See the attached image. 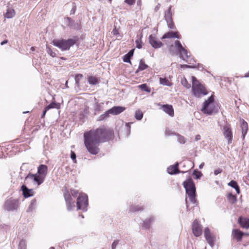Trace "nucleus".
<instances>
[{
	"label": "nucleus",
	"instance_id": "nucleus-1",
	"mask_svg": "<svg viewBox=\"0 0 249 249\" xmlns=\"http://www.w3.org/2000/svg\"><path fill=\"white\" fill-rule=\"evenodd\" d=\"M113 134L112 130L104 126L90 130L84 134L85 145L89 153L96 155L100 151V144L110 139Z\"/></svg>",
	"mask_w": 249,
	"mask_h": 249
},
{
	"label": "nucleus",
	"instance_id": "nucleus-2",
	"mask_svg": "<svg viewBox=\"0 0 249 249\" xmlns=\"http://www.w3.org/2000/svg\"><path fill=\"white\" fill-rule=\"evenodd\" d=\"M183 185L186 190V194L188 195L190 201L195 204L196 199V187L192 178H189L183 182Z\"/></svg>",
	"mask_w": 249,
	"mask_h": 249
},
{
	"label": "nucleus",
	"instance_id": "nucleus-3",
	"mask_svg": "<svg viewBox=\"0 0 249 249\" xmlns=\"http://www.w3.org/2000/svg\"><path fill=\"white\" fill-rule=\"evenodd\" d=\"M52 42L53 45L57 47L62 51H65L69 50L71 47L75 44L76 41L74 39L70 38L67 40L54 39Z\"/></svg>",
	"mask_w": 249,
	"mask_h": 249
},
{
	"label": "nucleus",
	"instance_id": "nucleus-4",
	"mask_svg": "<svg viewBox=\"0 0 249 249\" xmlns=\"http://www.w3.org/2000/svg\"><path fill=\"white\" fill-rule=\"evenodd\" d=\"M19 206V201L18 199L13 197L7 199L3 205V209L7 211H15L18 210Z\"/></svg>",
	"mask_w": 249,
	"mask_h": 249
},
{
	"label": "nucleus",
	"instance_id": "nucleus-5",
	"mask_svg": "<svg viewBox=\"0 0 249 249\" xmlns=\"http://www.w3.org/2000/svg\"><path fill=\"white\" fill-rule=\"evenodd\" d=\"M175 46L178 53L179 57L187 63L190 64L188 60L189 55L188 54V52L183 47L180 42L178 40H176Z\"/></svg>",
	"mask_w": 249,
	"mask_h": 249
},
{
	"label": "nucleus",
	"instance_id": "nucleus-6",
	"mask_svg": "<svg viewBox=\"0 0 249 249\" xmlns=\"http://www.w3.org/2000/svg\"><path fill=\"white\" fill-rule=\"evenodd\" d=\"M77 207L78 210L86 211L88 206V196L86 194L80 195L77 199Z\"/></svg>",
	"mask_w": 249,
	"mask_h": 249
},
{
	"label": "nucleus",
	"instance_id": "nucleus-7",
	"mask_svg": "<svg viewBox=\"0 0 249 249\" xmlns=\"http://www.w3.org/2000/svg\"><path fill=\"white\" fill-rule=\"evenodd\" d=\"M193 94L196 97L199 98L201 95H206L208 92L205 87L201 84L192 86Z\"/></svg>",
	"mask_w": 249,
	"mask_h": 249
},
{
	"label": "nucleus",
	"instance_id": "nucleus-8",
	"mask_svg": "<svg viewBox=\"0 0 249 249\" xmlns=\"http://www.w3.org/2000/svg\"><path fill=\"white\" fill-rule=\"evenodd\" d=\"M214 102V97L213 95L211 96L208 99L203 103V106L201 110L205 113L208 115H212L213 113V110L209 106Z\"/></svg>",
	"mask_w": 249,
	"mask_h": 249
},
{
	"label": "nucleus",
	"instance_id": "nucleus-9",
	"mask_svg": "<svg viewBox=\"0 0 249 249\" xmlns=\"http://www.w3.org/2000/svg\"><path fill=\"white\" fill-rule=\"evenodd\" d=\"M64 196L66 201L67 210L71 211L75 207V201L72 200L71 196L68 190H65L64 192Z\"/></svg>",
	"mask_w": 249,
	"mask_h": 249
},
{
	"label": "nucleus",
	"instance_id": "nucleus-10",
	"mask_svg": "<svg viewBox=\"0 0 249 249\" xmlns=\"http://www.w3.org/2000/svg\"><path fill=\"white\" fill-rule=\"evenodd\" d=\"M64 196L66 201L67 210L71 211L75 207V201L72 200L71 196L68 190H65L64 192Z\"/></svg>",
	"mask_w": 249,
	"mask_h": 249
},
{
	"label": "nucleus",
	"instance_id": "nucleus-11",
	"mask_svg": "<svg viewBox=\"0 0 249 249\" xmlns=\"http://www.w3.org/2000/svg\"><path fill=\"white\" fill-rule=\"evenodd\" d=\"M192 229L193 233L195 236L198 237L201 235L202 232V226L197 220L195 219L193 221Z\"/></svg>",
	"mask_w": 249,
	"mask_h": 249
},
{
	"label": "nucleus",
	"instance_id": "nucleus-12",
	"mask_svg": "<svg viewBox=\"0 0 249 249\" xmlns=\"http://www.w3.org/2000/svg\"><path fill=\"white\" fill-rule=\"evenodd\" d=\"M65 20L67 26L70 28L76 30H79L81 29V22L80 21L75 22L69 17H67Z\"/></svg>",
	"mask_w": 249,
	"mask_h": 249
},
{
	"label": "nucleus",
	"instance_id": "nucleus-13",
	"mask_svg": "<svg viewBox=\"0 0 249 249\" xmlns=\"http://www.w3.org/2000/svg\"><path fill=\"white\" fill-rule=\"evenodd\" d=\"M171 8L172 6L170 5L167 10L165 12L164 18L166 21L168 27L170 29H174V26L172 18Z\"/></svg>",
	"mask_w": 249,
	"mask_h": 249
},
{
	"label": "nucleus",
	"instance_id": "nucleus-14",
	"mask_svg": "<svg viewBox=\"0 0 249 249\" xmlns=\"http://www.w3.org/2000/svg\"><path fill=\"white\" fill-rule=\"evenodd\" d=\"M26 178L31 179L36 182L38 185H39L44 181L45 178L37 173L35 174L30 173L26 177Z\"/></svg>",
	"mask_w": 249,
	"mask_h": 249
},
{
	"label": "nucleus",
	"instance_id": "nucleus-15",
	"mask_svg": "<svg viewBox=\"0 0 249 249\" xmlns=\"http://www.w3.org/2000/svg\"><path fill=\"white\" fill-rule=\"evenodd\" d=\"M204 236L210 246L213 247L214 245L215 237L212 235L208 228H205L204 229Z\"/></svg>",
	"mask_w": 249,
	"mask_h": 249
},
{
	"label": "nucleus",
	"instance_id": "nucleus-16",
	"mask_svg": "<svg viewBox=\"0 0 249 249\" xmlns=\"http://www.w3.org/2000/svg\"><path fill=\"white\" fill-rule=\"evenodd\" d=\"M223 130L224 136L228 140V143H231L233 136L231 128L229 125H226L223 127Z\"/></svg>",
	"mask_w": 249,
	"mask_h": 249
},
{
	"label": "nucleus",
	"instance_id": "nucleus-17",
	"mask_svg": "<svg viewBox=\"0 0 249 249\" xmlns=\"http://www.w3.org/2000/svg\"><path fill=\"white\" fill-rule=\"evenodd\" d=\"M149 42L155 49L160 48L163 45V43L161 41H158L152 35L149 36Z\"/></svg>",
	"mask_w": 249,
	"mask_h": 249
},
{
	"label": "nucleus",
	"instance_id": "nucleus-18",
	"mask_svg": "<svg viewBox=\"0 0 249 249\" xmlns=\"http://www.w3.org/2000/svg\"><path fill=\"white\" fill-rule=\"evenodd\" d=\"M167 172L169 174L175 175L179 173H184L187 171H180L178 169V163L177 162L175 164L170 166L167 168Z\"/></svg>",
	"mask_w": 249,
	"mask_h": 249
},
{
	"label": "nucleus",
	"instance_id": "nucleus-19",
	"mask_svg": "<svg viewBox=\"0 0 249 249\" xmlns=\"http://www.w3.org/2000/svg\"><path fill=\"white\" fill-rule=\"evenodd\" d=\"M21 190L24 197L27 198L34 196V192L33 189H29L26 185H22L21 187Z\"/></svg>",
	"mask_w": 249,
	"mask_h": 249
},
{
	"label": "nucleus",
	"instance_id": "nucleus-20",
	"mask_svg": "<svg viewBox=\"0 0 249 249\" xmlns=\"http://www.w3.org/2000/svg\"><path fill=\"white\" fill-rule=\"evenodd\" d=\"M125 110V107L121 106H114L109 109L111 114L117 115L123 112Z\"/></svg>",
	"mask_w": 249,
	"mask_h": 249
},
{
	"label": "nucleus",
	"instance_id": "nucleus-21",
	"mask_svg": "<svg viewBox=\"0 0 249 249\" xmlns=\"http://www.w3.org/2000/svg\"><path fill=\"white\" fill-rule=\"evenodd\" d=\"M238 222L242 228L246 229L249 228V218L240 216L238 218Z\"/></svg>",
	"mask_w": 249,
	"mask_h": 249
},
{
	"label": "nucleus",
	"instance_id": "nucleus-22",
	"mask_svg": "<svg viewBox=\"0 0 249 249\" xmlns=\"http://www.w3.org/2000/svg\"><path fill=\"white\" fill-rule=\"evenodd\" d=\"M232 233L233 238L235 239L237 241H241L243 235L245 234V233L238 229H233L232 230Z\"/></svg>",
	"mask_w": 249,
	"mask_h": 249
},
{
	"label": "nucleus",
	"instance_id": "nucleus-23",
	"mask_svg": "<svg viewBox=\"0 0 249 249\" xmlns=\"http://www.w3.org/2000/svg\"><path fill=\"white\" fill-rule=\"evenodd\" d=\"M48 172V167L44 164H40L37 168V174L41 175L44 178H45Z\"/></svg>",
	"mask_w": 249,
	"mask_h": 249
},
{
	"label": "nucleus",
	"instance_id": "nucleus-24",
	"mask_svg": "<svg viewBox=\"0 0 249 249\" xmlns=\"http://www.w3.org/2000/svg\"><path fill=\"white\" fill-rule=\"evenodd\" d=\"M240 124L242 137L244 139L248 130V124L245 120H240Z\"/></svg>",
	"mask_w": 249,
	"mask_h": 249
},
{
	"label": "nucleus",
	"instance_id": "nucleus-25",
	"mask_svg": "<svg viewBox=\"0 0 249 249\" xmlns=\"http://www.w3.org/2000/svg\"><path fill=\"white\" fill-rule=\"evenodd\" d=\"M163 110L168 114L171 116H173L174 115V111L173 107L169 105H164L162 106Z\"/></svg>",
	"mask_w": 249,
	"mask_h": 249
},
{
	"label": "nucleus",
	"instance_id": "nucleus-26",
	"mask_svg": "<svg viewBox=\"0 0 249 249\" xmlns=\"http://www.w3.org/2000/svg\"><path fill=\"white\" fill-rule=\"evenodd\" d=\"M179 38V36L178 35L177 32H169L166 34H165L162 37L161 39H165V38Z\"/></svg>",
	"mask_w": 249,
	"mask_h": 249
},
{
	"label": "nucleus",
	"instance_id": "nucleus-27",
	"mask_svg": "<svg viewBox=\"0 0 249 249\" xmlns=\"http://www.w3.org/2000/svg\"><path fill=\"white\" fill-rule=\"evenodd\" d=\"M134 49H132L123 56V61L124 62L131 63L130 59L134 53Z\"/></svg>",
	"mask_w": 249,
	"mask_h": 249
},
{
	"label": "nucleus",
	"instance_id": "nucleus-28",
	"mask_svg": "<svg viewBox=\"0 0 249 249\" xmlns=\"http://www.w3.org/2000/svg\"><path fill=\"white\" fill-rule=\"evenodd\" d=\"M228 185L229 186H231V187L234 188L238 194H240V187H239L237 182L236 181H234L233 180H231L230 182H229L228 183Z\"/></svg>",
	"mask_w": 249,
	"mask_h": 249
},
{
	"label": "nucleus",
	"instance_id": "nucleus-29",
	"mask_svg": "<svg viewBox=\"0 0 249 249\" xmlns=\"http://www.w3.org/2000/svg\"><path fill=\"white\" fill-rule=\"evenodd\" d=\"M154 220V218L151 217L148 219H146L143 221V225L142 226V228L143 229H149L151 225V223Z\"/></svg>",
	"mask_w": 249,
	"mask_h": 249
},
{
	"label": "nucleus",
	"instance_id": "nucleus-30",
	"mask_svg": "<svg viewBox=\"0 0 249 249\" xmlns=\"http://www.w3.org/2000/svg\"><path fill=\"white\" fill-rule=\"evenodd\" d=\"M227 198L229 202L231 204L235 203L237 201L236 196L232 195L231 193L228 194Z\"/></svg>",
	"mask_w": 249,
	"mask_h": 249
},
{
	"label": "nucleus",
	"instance_id": "nucleus-31",
	"mask_svg": "<svg viewBox=\"0 0 249 249\" xmlns=\"http://www.w3.org/2000/svg\"><path fill=\"white\" fill-rule=\"evenodd\" d=\"M15 15V10L12 8H8L5 14V17L7 18H12Z\"/></svg>",
	"mask_w": 249,
	"mask_h": 249
},
{
	"label": "nucleus",
	"instance_id": "nucleus-32",
	"mask_svg": "<svg viewBox=\"0 0 249 249\" xmlns=\"http://www.w3.org/2000/svg\"><path fill=\"white\" fill-rule=\"evenodd\" d=\"M109 114H110V112L109 111V109L106 111L104 114L99 116L97 119L98 121H102L106 120L109 117Z\"/></svg>",
	"mask_w": 249,
	"mask_h": 249
},
{
	"label": "nucleus",
	"instance_id": "nucleus-33",
	"mask_svg": "<svg viewBox=\"0 0 249 249\" xmlns=\"http://www.w3.org/2000/svg\"><path fill=\"white\" fill-rule=\"evenodd\" d=\"M36 200L35 198L31 200V203L29 205L27 210V212L30 213L31 212L35 209L36 206Z\"/></svg>",
	"mask_w": 249,
	"mask_h": 249
},
{
	"label": "nucleus",
	"instance_id": "nucleus-34",
	"mask_svg": "<svg viewBox=\"0 0 249 249\" xmlns=\"http://www.w3.org/2000/svg\"><path fill=\"white\" fill-rule=\"evenodd\" d=\"M88 81L90 85H95L99 83L97 78L94 76H90L88 78Z\"/></svg>",
	"mask_w": 249,
	"mask_h": 249
},
{
	"label": "nucleus",
	"instance_id": "nucleus-35",
	"mask_svg": "<svg viewBox=\"0 0 249 249\" xmlns=\"http://www.w3.org/2000/svg\"><path fill=\"white\" fill-rule=\"evenodd\" d=\"M60 104L59 103H56L55 102H53L51 103L49 105L47 106L46 107L47 109H50L51 108H57L58 109L60 108Z\"/></svg>",
	"mask_w": 249,
	"mask_h": 249
},
{
	"label": "nucleus",
	"instance_id": "nucleus-36",
	"mask_svg": "<svg viewBox=\"0 0 249 249\" xmlns=\"http://www.w3.org/2000/svg\"><path fill=\"white\" fill-rule=\"evenodd\" d=\"M147 67L148 66L145 64L144 62L142 59H141L138 71H141L147 69Z\"/></svg>",
	"mask_w": 249,
	"mask_h": 249
},
{
	"label": "nucleus",
	"instance_id": "nucleus-37",
	"mask_svg": "<svg viewBox=\"0 0 249 249\" xmlns=\"http://www.w3.org/2000/svg\"><path fill=\"white\" fill-rule=\"evenodd\" d=\"M143 210L142 207L139 206L132 205L130 208V211L132 212H136L139 211H142Z\"/></svg>",
	"mask_w": 249,
	"mask_h": 249
},
{
	"label": "nucleus",
	"instance_id": "nucleus-38",
	"mask_svg": "<svg viewBox=\"0 0 249 249\" xmlns=\"http://www.w3.org/2000/svg\"><path fill=\"white\" fill-rule=\"evenodd\" d=\"M143 117V113L141 110H137L135 112V118L137 120H141Z\"/></svg>",
	"mask_w": 249,
	"mask_h": 249
},
{
	"label": "nucleus",
	"instance_id": "nucleus-39",
	"mask_svg": "<svg viewBox=\"0 0 249 249\" xmlns=\"http://www.w3.org/2000/svg\"><path fill=\"white\" fill-rule=\"evenodd\" d=\"M139 87L143 91H146L147 92H150L151 91L150 88L148 87L146 84L140 85L139 86Z\"/></svg>",
	"mask_w": 249,
	"mask_h": 249
},
{
	"label": "nucleus",
	"instance_id": "nucleus-40",
	"mask_svg": "<svg viewBox=\"0 0 249 249\" xmlns=\"http://www.w3.org/2000/svg\"><path fill=\"white\" fill-rule=\"evenodd\" d=\"M177 140L180 143L184 144L186 142L185 138L179 134L177 135Z\"/></svg>",
	"mask_w": 249,
	"mask_h": 249
},
{
	"label": "nucleus",
	"instance_id": "nucleus-41",
	"mask_svg": "<svg viewBox=\"0 0 249 249\" xmlns=\"http://www.w3.org/2000/svg\"><path fill=\"white\" fill-rule=\"evenodd\" d=\"M193 175L195 176L196 179H199L202 177V174L200 171L196 169L194 171Z\"/></svg>",
	"mask_w": 249,
	"mask_h": 249
},
{
	"label": "nucleus",
	"instance_id": "nucleus-42",
	"mask_svg": "<svg viewBox=\"0 0 249 249\" xmlns=\"http://www.w3.org/2000/svg\"><path fill=\"white\" fill-rule=\"evenodd\" d=\"M181 84L187 89H189L191 87L190 84L188 83L185 78H184L181 80Z\"/></svg>",
	"mask_w": 249,
	"mask_h": 249
},
{
	"label": "nucleus",
	"instance_id": "nucleus-43",
	"mask_svg": "<svg viewBox=\"0 0 249 249\" xmlns=\"http://www.w3.org/2000/svg\"><path fill=\"white\" fill-rule=\"evenodd\" d=\"M46 51H47V52L52 57H55L56 56V53H55L53 52L52 49L49 47L48 46H47L46 47Z\"/></svg>",
	"mask_w": 249,
	"mask_h": 249
},
{
	"label": "nucleus",
	"instance_id": "nucleus-44",
	"mask_svg": "<svg viewBox=\"0 0 249 249\" xmlns=\"http://www.w3.org/2000/svg\"><path fill=\"white\" fill-rule=\"evenodd\" d=\"M26 243L24 240H21L19 243L18 247L20 249H26Z\"/></svg>",
	"mask_w": 249,
	"mask_h": 249
},
{
	"label": "nucleus",
	"instance_id": "nucleus-45",
	"mask_svg": "<svg viewBox=\"0 0 249 249\" xmlns=\"http://www.w3.org/2000/svg\"><path fill=\"white\" fill-rule=\"evenodd\" d=\"M83 77L82 74H77L75 76V81L76 84L78 85L80 79Z\"/></svg>",
	"mask_w": 249,
	"mask_h": 249
},
{
	"label": "nucleus",
	"instance_id": "nucleus-46",
	"mask_svg": "<svg viewBox=\"0 0 249 249\" xmlns=\"http://www.w3.org/2000/svg\"><path fill=\"white\" fill-rule=\"evenodd\" d=\"M160 83L163 85H168V83L169 82L168 80L166 78H160Z\"/></svg>",
	"mask_w": 249,
	"mask_h": 249
},
{
	"label": "nucleus",
	"instance_id": "nucleus-47",
	"mask_svg": "<svg viewBox=\"0 0 249 249\" xmlns=\"http://www.w3.org/2000/svg\"><path fill=\"white\" fill-rule=\"evenodd\" d=\"M71 160H73V161L74 163H76V154L74 153V152H73V151H71Z\"/></svg>",
	"mask_w": 249,
	"mask_h": 249
},
{
	"label": "nucleus",
	"instance_id": "nucleus-48",
	"mask_svg": "<svg viewBox=\"0 0 249 249\" xmlns=\"http://www.w3.org/2000/svg\"><path fill=\"white\" fill-rule=\"evenodd\" d=\"M180 67L181 68H196V66H192V65H186V64H180Z\"/></svg>",
	"mask_w": 249,
	"mask_h": 249
},
{
	"label": "nucleus",
	"instance_id": "nucleus-49",
	"mask_svg": "<svg viewBox=\"0 0 249 249\" xmlns=\"http://www.w3.org/2000/svg\"><path fill=\"white\" fill-rule=\"evenodd\" d=\"M136 47L138 49H141L142 48V42L141 40H136Z\"/></svg>",
	"mask_w": 249,
	"mask_h": 249
},
{
	"label": "nucleus",
	"instance_id": "nucleus-50",
	"mask_svg": "<svg viewBox=\"0 0 249 249\" xmlns=\"http://www.w3.org/2000/svg\"><path fill=\"white\" fill-rule=\"evenodd\" d=\"M192 78L193 86L197 85L198 84H199L198 81H197V80L196 79V78L195 77L192 76Z\"/></svg>",
	"mask_w": 249,
	"mask_h": 249
},
{
	"label": "nucleus",
	"instance_id": "nucleus-51",
	"mask_svg": "<svg viewBox=\"0 0 249 249\" xmlns=\"http://www.w3.org/2000/svg\"><path fill=\"white\" fill-rule=\"evenodd\" d=\"M119 243V240H115L112 244L111 248L112 249H115L116 246Z\"/></svg>",
	"mask_w": 249,
	"mask_h": 249
},
{
	"label": "nucleus",
	"instance_id": "nucleus-52",
	"mask_svg": "<svg viewBox=\"0 0 249 249\" xmlns=\"http://www.w3.org/2000/svg\"><path fill=\"white\" fill-rule=\"evenodd\" d=\"M71 193L72 196L74 197L76 196L78 194V191L74 189H71Z\"/></svg>",
	"mask_w": 249,
	"mask_h": 249
},
{
	"label": "nucleus",
	"instance_id": "nucleus-53",
	"mask_svg": "<svg viewBox=\"0 0 249 249\" xmlns=\"http://www.w3.org/2000/svg\"><path fill=\"white\" fill-rule=\"evenodd\" d=\"M135 0H125V2L130 5L134 4Z\"/></svg>",
	"mask_w": 249,
	"mask_h": 249
},
{
	"label": "nucleus",
	"instance_id": "nucleus-54",
	"mask_svg": "<svg viewBox=\"0 0 249 249\" xmlns=\"http://www.w3.org/2000/svg\"><path fill=\"white\" fill-rule=\"evenodd\" d=\"M222 170L220 168H218L214 171V175H217L218 174L221 173L222 172Z\"/></svg>",
	"mask_w": 249,
	"mask_h": 249
},
{
	"label": "nucleus",
	"instance_id": "nucleus-55",
	"mask_svg": "<svg viewBox=\"0 0 249 249\" xmlns=\"http://www.w3.org/2000/svg\"><path fill=\"white\" fill-rule=\"evenodd\" d=\"M48 110H49V109H47V107H45V108H44V110H43V111L42 114L41 115V118H43L45 117V114H46V113L47 111Z\"/></svg>",
	"mask_w": 249,
	"mask_h": 249
},
{
	"label": "nucleus",
	"instance_id": "nucleus-56",
	"mask_svg": "<svg viewBox=\"0 0 249 249\" xmlns=\"http://www.w3.org/2000/svg\"><path fill=\"white\" fill-rule=\"evenodd\" d=\"M75 11H76V6H73L71 11V12H70V14L71 15V14H74L75 12Z\"/></svg>",
	"mask_w": 249,
	"mask_h": 249
},
{
	"label": "nucleus",
	"instance_id": "nucleus-57",
	"mask_svg": "<svg viewBox=\"0 0 249 249\" xmlns=\"http://www.w3.org/2000/svg\"><path fill=\"white\" fill-rule=\"evenodd\" d=\"M112 33L114 35H117L118 34V32L116 27L113 29Z\"/></svg>",
	"mask_w": 249,
	"mask_h": 249
},
{
	"label": "nucleus",
	"instance_id": "nucleus-58",
	"mask_svg": "<svg viewBox=\"0 0 249 249\" xmlns=\"http://www.w3.org/2000/svg\"><path fill=\"white\" fill-rule=\"evenodd\" d=\"M160 6V4H158L157 6H156L155 7V9H154L155 11H158L159 10Z\"/></svg>",
	"mask_w": 249,
	"mask_h": 249
},
{
	"label": "nucleus",
	"instance_id": "nucleus-59",
	"mask_svg": "<svg viewBox=\"0 0 249 249\" xmlns=\"http://www.w3.org/2000/svg\"><path fill=\"white\" fill-rule=\"evenodd\" d=\"M7 42H8V40L7 39H5V40L2 41L0 43V44H1V45H3L4 44H6Z\"/></svg>",
	"mask_w": 249,
	"mask_h": 249
},
{
	"label": "nucleus",
	"instance_id": "nucleus-60",
	"mask_svg": "<svg viewBox=\"0 0 249 249\" xmlns=\"http://www.w3.org/2000/svg\"><path fill=\"white\" fill-rule=\"evenodd\" d=\"M195 139L196 141H198L200 139V136L199 135H197L196 136Z\"/></svg>",
	"mask_w": 249,
	"mask_h": 249
},
{
	"label": "nucleus",
	"instance_id": "nucleus-61",
	"mask_svg": "<svg viewBox=\"0 0 249 249\" xmlns=\"http://www.w3.org/2000/svg\"><path fill=\"white\" fill-rule=\"evenodd\" d=\"M204 166V162H202L201 163L200 165L199 166V168L200 169H202L203 168V166Z\"/></svg>",
	"mask_w": 249,
	"mask_h": 249
},
{
	"label": "nucleus",
	"instance_id": "nucleus-62",
	"mask_svg": "<svg viewBox=\"0 0 249 249\" xmlns=\"http://www.w3.org/2000/svg\"><path fill=\"white\" fill-rule=\"evenodd\" d=\"M173 47V45H171V46L170 47V48H169V51H170V53H171V54H173V53L172 52V50H171V49H172V48Z\"/></svg>",
	"mask_w": 249,
	"mask_h": 249
},
{
	"label": "nucleus",
	"instance_id": "nucleus-63",
	"mask_svg": "<svg viewBox=\"0 0 249 249\" xmlns=\"http://www.w3.org/2000/svg\"><path fill=\"white\" fill-rule=\"evenodd\" d=\"M126 125L128 127V129H129V130H130V125L129 123H126Z\"/></svg>",
	"mask_w": 249,
	"mask_h": 249
},
{
	"label": "nucleus",
	"instance_id": "nucleus-64",
	"mask_svg": "<svg viewBox=\"0 0 249 249\" xmlns=\"http://www.w3.org/2000/svg\"><path fill=\"white\" fill-rule=\"evenodd\" d=\"M246 77H249V71L246 73L245 76Z\"/></svg>",
	"mask_w": 249,
	"mask_h": 249
}]
</instances>
